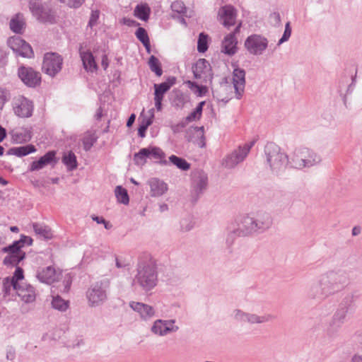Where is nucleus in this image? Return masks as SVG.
I'll use <instances>...</instances> for the list:
<instances>
[{"mask_svg":"<svg viewBox=\"0 0 362 362\" xmlns=\"http://www.w3.org/2000/svg\"><path fill=\"white\" fill-rule=\"evenodd\" d=\"M98 137L94 134H89L83 139V147L86 151H89L96 143Z\"/></svg>","mask_w":362,"mask_h":362,"instance_id":"obj_46","label":"nucleus"},{"mask_svg":"<svg viewBox=\"0 0 362 362\" xmlns=\"http://www.w3.org/2000/svg\"><path fill=\"white\" fill-rule=\"evenodd\" d=\"M135 35L141 43H144L150 40L148 33L144 28L139 27L135 32Z\"/></svg>","mask_w":362,"mask_h":362,"instance_id":"obj_48","label":"nucleus"},{"mask_svg":"<svg viewBox=\"0 0 362 362\" xmlns=\"http://www.w3.org/2000/svg\"><path fill=\"white\" fill-rule=\"evenodd\" d=\"M150 13L151 8L146 4L137 5L134 10L135 16L144 21L148 20Z\"/></svg>","mask_w":362,"mask_h":362,"instance_id":"obj_36","label":"nucleus"},{"mask_svg":"<svg viewBox=\"0 0 362 362\" xmlns=\"http://www.w3.org/2000/svg\"><path fill=\"white\" fill-rule=\"evenodd\" d=\"M115 193L118 202L124 205H128L129 203V196L127 190L121 185L115 187Z\"/></svg>","mask_w":362,"mask_h":362,"instance_id":"obj_40","label":"nucleus"},{"mask_svg":"<svg viewBox=\"0 0 362 362\" xmlns=\"http://www.w3.org/2000/svg\"><path fill=\"white\" fill-rule=\"evenodd\" d=\"M79 55L83 62V66L86 71H95L98 70V65L95 57L90 50L83 51L82 45L78 49Z\"/></svg>","mask_w":362,"mask_h":362,"instance_id":"obj_22","label":"nucleus"},{"mask_svg":"<svg viewBox=\"0 0 362 362\" xmlns=\"http://www.w3.org/2000/svg\"><path fill=\"white\" fill-rule=\"evenodd\" d=\"M33 136L31 128L22 127L20 131L16 132L12 135L15 143L23 144L28 142Z\"/></svg>","mask_w":362,"mask_h":362,"instance_id":"obj_30","label":"nucleus"},{"mask_svg":"<svg viewBox=\"0 0 362 362\" xmlns=\"http://www.w3.org/2000/svg\"><path fill=\"white\" fill-rule=\"evenodd\" d=\"M26 253L25 252H20L18 253L8 254L3 260V264L5 266L18 267V264L25 259Z\"/></svg>","mask_w":362,"mask_h":362,"instance_id":"obj_31","label":"nucleus"},{"mask_svg":"<svg viewBox=\"0 0 362 362\" xmlns=\"http://www.w3.org/2000/svg\"><path fill=\"white\" fill-rule=\"evenodd\" d=\"M28 7L32 15L40 23L54 24L57 22L55 12L47 3L41 0H30Z\"/></svg>","mask_w":362,"mask_h":362,"instance_id":"obj_6","label":"nucleus"},{"mask_svg":"<svg viewBox=\"0 0 362 362\" xmlns=\"http://www.w3.org/2000/svg\"><path fill=\"white\" fill-rule=\"evenodd\" d=\"M10 279L14 280V281H21L24 279V271L23 268L20 267H16V270L13 272V274L12 276L10 277Z\"/></svg>","mask_w":362,"mask_h":362,"instance_id":"obj_55","label":"nucleus"},{"mask_svg":"<svg viewBox=\"0 0 362 362\" xmlns=\"http://www.w3.org/2000/svg\"><path fill=\"white\" fill-rule=\"evenodd\" d=\"M175 166H176L178 169L182 171H187L190 169L191 164L187 162L185 158L182 157H179L175 155H171L169 157V162Z\"/></svg>","mask_w":362,"mask_h":362,"instance_id":"obj_35","label":"nucleus"},{"mask_svg":"<svg viewBox=\"0 0 362 362\" xmlns=\"http://www.w3.org/2000/svg\"><path fill=\"white\" fill-rule=\"evenodd\" d=\"M33 102L23 95L19 96L13 105L14 113L19 117L28 118L33 115Z\"/></svg>","mask_w":362,"mask_h":362,"instance_id":"obj_15","label":"nucleus"},{"mask_svg":"<svg viewBox=\"0 0 362 362\" xmlns=\"http://www.w3.org/2000/svg\"><path fill=\"white\" fill-rule=\"evenodd\" d=\"M177 78L175 76H168L164 82L160 83H155L153 85L154 88V97L163 99L164 95L176 83Z\"/></svg>","mask_w":362,"mask_h":362,"instance_id":"obj_19","label":"nucleus"},{"mask_svg":"<svg viewBox=\"0 0 362 362\" xmlns=\"http://www.w3.org/2000/svg\"><path fill=\"white\" fill-rule=\"evenodd\" d=\"M122 21L124 25L129 27H137L140 25L139 23L136 21L128 18H123Z\"/></svg>","mask_w":362,"mask_h":362,"instance_id":"obj_64","label":"nucleus"},{"mask_svg":"<svg viewBox=\"0 0 362 362\" xmlns=\"http://www.w3.org/2000/svg\"><path fill=\"white\" fill-rule=\"evenodd\" d=\"M255 143V141H252L248 144H245L243 147L240 146L238 148L243 152L244 156H247Z\"/></svg>","mask_w":362,"mask_h":362,"instance_id":"obj_62","label":"nucleus"},{"mask_svg":"<svg viewBox=\"0 0 362 362\" xmlns=\"http://www.w3.org/2000/svg\"><path fill=\"white\" fill-rule=\"evenodd\" d=\"M20 242V244L22 245V247H24V245L30 246L33 245V240L31 237L27 236L25 235L21 234V238L18 240Z\"/></svg>","mask_w":362,"mask_h":362,"instance_id":"obj_58","label":"nucleus"},{"mask_svg":"<svg viewBox=\"0 0 362 362\" xmlns=\"http://www.w3.org/2000/svg\"><path fill=\"white\" fill-rule=\"evenodd\" d=\"M349 282V277L346 271L341 269L328 271L310 285L307 291V296L310 299L323 301L343 291Z\"/></svg>","mask_w":362,"mask_h":362,"instance_id":"obj_2","label":"nucleus"},{"mask_svg":"<svg viewBox=\"0 0 362 362\" xmlns=\"http://www.w3.org/2000/svg\"><path fill=\"white\" fill-rule=\"evenodd\" d=\"M55 151H49L45 155L41 156L38 160L33 161L29 166V171L33 172L39 170L45 166L50 165L54 167L58 161L56 157Z\"/></svg>","mask_w":362,"mask_h":362,"instance_id":"obj_16","label":"nucleus"},{"mask_svg":"<svg viewBox=\"0 0 362 362\" xmlns=\"http://www.w3.org/2000/svg\"><path fill=\"white\" fill-rule=\"evenodd\" d=\"M25 40L22 39L19 36L11 37L7 40L8 46L13 50L16 54L17 51H19L21 46L23 45Z\"/></svg>","mask_w":362,"mask_h":362,"instance_id":"obj_42","label":"nucleus"},{"mask_svg":"<svg viewBox=\"0 0 362 362\" xmlns=\"http://www.w3.org/2000/svg\"><path fill=\"white\" fill-rule=\"evenodd\" d=\"M264 153L273 173L279 174L284 171L288 165L290 166V158L286 153L281 152L279 146L275 144H267L264 148Z\"/></svg>","mask_w":362,"mask_h":362,"instance_id":"obj_5","label":"nucleus"},{"mask_svg":"<svg viewBox=\"0 0 362 362\" xmlns=\"http://www.w3.org/2000/svg\"><path fill=\"white\" fill-rule=\"evenodd\" d=\"M18 296L25 303H33L36 299L35 288L30 284H25L23 290L18 293Z\"/></svg>","mask_w":362,"mask_h":362,"instance_id":"obj_34","label":"nucleus"},{"mask_svg":"<svg viewBox=\"0 0 362 362\" xmlns=\"http://www.w3.org/2000/svg\"><path fill=\"white\" fill-rule=\"evenodd\" d=\"M86 0H62V1L66 4L68 6L73 8H78L81 7Z\"/></svg>","mask_w":362,"mask_h":362,"instance_id":"obj_56","label":"nucleus"},{"mask_svg":"<svg viewBox=\"0 0 362 362\" xmlns=\"http://www.w3.org/2000/svg\"><path fill=\"white\" fill-rule=\"evenodd\" d=\"M17 56H21L25 58L34 57V52L32 47L25 41L24 45L21 46L19 51L16 52Z\"/></svg>","mask_w":362,"mask_h":362,"instance_id":"obj_44","label":"nucleus"},{"mask_svg":"<svg viewBox=\"0 0 362 362\" xmlns=\"http://www.w3.org/2000/svg\"><path fill=\"white\" fill-rule=\"evenodd\" d=\"M208 186V177L203 170H198L192 175V199L197 202Z\"/></svg>","mask_w":362,"mask_h":362,"instance_id":"obj_12","label":"nucleus"},{"mask_svg":"<svg viewBox=\"0 0 362 362\" xmlns=\"http://www.w3.org/2000/svg\"><path fill=\"white\" fill-rule=\"evenodd\" d=\"M154 117V114L152 113L150 117H144L139 122V124L138 127V136L141 138H144L146 136V132L149 126H151L153 123Z\"/></svg>","mask_w":362,"mask_h":362,"instance_id":"obj_38","label":"nucleus"},{"mask_svg":"<svg viewBox=\"0 0 362 362\" xmlns=\"http://www.w3.org/2000/svg\"><path fill=\"white\" fill-rule=\"evenodd\" d=\"M148 182L151 187V194L153 197L161 196L168 190L167 184L158 178H151Z\"/></svg>","mask_w":362,"mask_h":362,"instance_id":"obj_26","label":"nucleus"},{"mask_svg":"<svg viewBox=\"0 0 362 362\" xmlns=\"http://www.w3.org/2000/svg\"><path fill=\"white\" fill-rule=\"evenodd\" d=\"M219 16L224 27L228 28L235 23L236 9L233 6H226L219 11Z\"/></svg>","mask_w":362,"mask_h":362,"instance_id":"obj_23","label":"nucleus"},{"mask_svg":"<svg viewBox=\"0 0 362 362\" xmlns=\"http://www.w3.org/2000/svg\"><path fill=\"white\" fill-rule=\"evenodd\" d=\"M165 153L159 147L156 146H149L146 148H141L134 155V160L137 165H144L146 163V159H159L157 163L162 165H167L168 161L165 159Z\"/></svg>","mask_w":362,"mask_h":362,"instance_id":"obj_7","label":"nucleus"},{"mask_svg":"<svg viewBox=\"0 0 362 362\" xmlns=\"http://www.w3.org/2000/svg\"><path fill=\"white\" fill-rule=\"evenodd\" d=\"M209 37L205 33H201L199 35L197 40V51L199 53H204L209 48Z\"/></svg>","mask_w":362,"mask_h":362,"instance_id":"obj_41","label":"nucleus"},{"mask_svg":"<svg viewBox=\"0 0 362 362\" xmlns=\"http://www.w3.org/2000/svg\"><path fill=\"white\" fill-rule=\"evenodd\" d=\"M62 162L66 166L69 171H72L78 167L76 156L71 151L63 156Z\"/></svg>","mask_w":362,"mask_h":362,"instance_id":"obj_37","label":"nucleus"},{"mask_svg":"<svg viewBox=\"0 0 362 362\" xmlns=\"http://www.w3.org/2000/svg\"><path fill=\"white\" fill-rule=\"evenodd\" d=\"M158 282V271L156 260L151 255L144 253L139 257L136 274L132 285L139 287L144 292L151 291Z\"/></svg>","mask_w":362,"mask_h":362,"instance_id":"obj_3","label":"nucleus"},{"mask_svg":"<svg viewBox=\"0 0 362 362\" xmlns=\"http://www.w3.org/2000/svg\"><path fill=\"white\" fill-rule=\"evenodd\" d=\"M273 225L272 215L266 211H259L252 215H245L226 227V243L230 248L237 238H245L264 233Z\"/></svg>","mask_w":362,"mask_h":362,"instance_id":"obj_1","label":"nucleus"},{"mask_svg":"<svg viewBox=\"0 0 362 362\" xmlns=\"http://www.w3.org/2000/svg\"><path fill=\"white\" fill-rule=\"evenodd\" d=\"M18 76L28 87L35 88L40 85L41 74L32 67L21 65L18 69Z\"/></svg>","mask_w":362,"mask_h":362,"instance_id":"obj_13","label":"nucleus"},{"mask_svg":"<svg viewBox=\"0 0 362 362\" xmlns=\"http://www.w3.org/2000/svg\"><path fill=\"white\" fill-rule=\"evenodd\" d=\"M173 93L170 103L172 106L177 110L182 109L185 104L189 101V96L185 94L181 90L175 89Z\"/></svg>","mask_w":362,"mask_h":362,"instance_id":"obj_25","label":"nucleus"},{"mask_svg":"<svg viewBox=\"0 0 362 362\" xmlns=\"http://www.w3.org/2000/svg\"><path fill=\"white\" fill-rule=\"evenodd\" d=\"M178 329L177 326H172V327L165 326L164 328L163 320H157L151 327V331L160 336L166 335L170 332H177Z\"/></svg>","mask_w":362,"mask_h":362,"instance_id":"obj_32","label":"nucleus"},{"mask_svg":"<svg viewBox=\"0 0 362 362\" xmlns=\"http://www.w3.org/2000/svg\"><path fill=\"white\" fill-rule=\"evenodd\" d=\"M10 285L13 288V290L16 291V294L18 296L19 292L22 291L23 288L25 287V285H21L19 283V281H14L11 279Z\"/></svg>","mask_w":362,"mask_h":362,"instance_id":"obj_59","label":"nucleus"},{"mask_svg":"<svg viewBox=\"0 0 362 362\" xmlns=\"http://www.w3.org/2000/svg\"><path fill=\"white\" fill-rule=\"evenodd\" d=\"M246 158L243 152L238 148L235 150L231 154L226 156L223 160V165L228 168H233L237 164L244 160Z\"/></svg>","mask_w":362,"mask_h":362,"instance_id":"obj_27","label":"nucleus"},{"mask_svg":"<svg viewBox=\"0 0 362 362\" xmlns=\"http://www.w3.org/2000/svg\"><path fill=\"white\" fill-rule=\"evenodd\" d=\"M56 270L52 266L44 268H39L37 271L36 277L44 284H51L55 281Z\"/></svg>","mask_w":362,"mask_h":362,"instance_id":"obj_24","label":"nucleus"},{"mask_svg":"<svg viewBox=\"0 0 362 362\" xmlns=\"http://www.w3.org/2000/svg\"><path fill=\"white\" fill-rule=\"evenodd\" d=\"M238 40L233 33L226 35L221 42V52L233 56L238 51Z\"/></svg>","mask_w":362,"mask_h":362,"instance_id":"obj_20","label":"nucleus"},{"mask_svg":"<svg viewBox=\"0 0 362 362\" xmlns=\"http://www.w3.org/2000/svg\"><path fill=\"white\" fill-rule=\"evenodd\" d=\"M290 159V167L299 170L313 167L322 160L320 155L306 147L296 148L291 153Z\"/></svg>","mask_w":362,"mask_h":362,"instance_id":"obj_4","label":"nucleus"},{"mask_svg":"<svg viewBox=\"0 0 362 362\" xmlns=\"http://www.w3.org/2000/svg\"><path fill=\"white\" fill-rule=\"evenodd\" d=\"M71 283H72L71 276V275L69 274H68L64 277V281H63L64 286V292H68L69 291L71 285Z\"/></svg>","mask_w":362,"mask_h":362,"instance_id":"obj_61","label":"nucleus"},{"mask_svg":"<svg viewBox=\"0 0 362 362\" xmlns=\"http://www.w3.org/2000/svg\"><path fill=\"white\" fill-rule=\"evenodd\" d=\"M187 124L188 123L183 118L180 122L175 124H172L170 126V129L173 134H178L182 131V129L187 126Z\"/></svg>","mask_w":362,"mask_h":362,"instance_id":"obj_54","label":"nucleus"},{"mask_svg":"<svg viewBox=\"0 0 362 362\" xmlns=\"http://www.w3.org/2000/svg\"><path fill=\"white\" fill-rule=\"evenodd\" d=\"M110 286L107 279H103L91 284L86 292V296L91 306H98L107 299V291Z\"/></svg>","mask_w":362,"mask_h":362,"instance_id":"obj_8","label":"nucleus"},{"mask_svg":"<svg viewBox=\"0 0 362 362\" xmlns=\"http://www.w3.org/2000/svg\"><path fill=\"white\" fill-rule=\"evenodd\" d=\"M202 114L194 109L191 113H189L184 119L187 122L199 120L202 117Z\"/></svg>","mask_w":362,"mask_h":362,"instance_id":"obj_53","label":"nucleus"},{"mask_svg":"<svg viewBox=\"0 0 362 362\" xmlns=\"http://www.w3.org/2000/svg\"><path fill=\"white\" fill-rule=\"evenodd\" d=\"M234 318L235 320L240 322H247L250 324H260L269 322L274 320L275 317L271 314H267L262 316H259L256 314L243 312L240 309H235L234 310Z\"/></svg>","mask_w":362,"mask_h":362,"instance_id":"obj_14","label":"nucleus"},{"mask_svg":"<svg viewBox=\"0 0 362 362\" xmlns=\"http://www.w3.org/2000/svg\"><path fill=\"white\" fill-rule=\"evenodd\" d=\"M8 93L6 89L0 88V110L4 108L5 103L8 101Z\"/></svg>","mask_w":362,"mask_h":362,"instance_id":"obj_57","label":"nucleus"},{"mask_svg":"<svg viewBox=\"0 0 362 362\" xmlns=\"http://www.w3.org/2000/svg\"><path fill=\"white\" fill-rule=\"evenodd\" d=\"M36 151L37 148L34 145L27 144L18 147H12L8 150L7 154L14 155L17 157L21 158L30 153H35Z\"/></svg>","mask_w":362,"mask_h":362,"instance_id":"obj_29","label":"nucleus"},{"mask_svg":"<svg viewBox=\"0 0 362 362\" xmlns=\"http://www.w3.org/2000/svg\"><path fill=\"white\" fill-rule=\"evenodd\" d=\"M352 303L353 296H346L340 304L339 308L334 314L332 320L343 325Z\"/></svg>","mask_w":362,"mask_h":362,"instance_id":"obj_18","label":"nucleus"},{"mask_svg":"<svg viewBox=\"0 0 362 362\" xmlns=\"http://www.w3.org/2000/svg\"><path fill=\"white\" fill-rule=\"evenodd\" d=\"M194 78L201 79L202 82L211 83L214 78V72L211 64L206 59H199L192 66Z\"/></svg>","mask_w":362,"mask_h":362,"instance_id":"obj_10","label":"nucleus"},{"mask_svg":"<svg viewBox=\"0 0 362 362\" xmlns=\"http://www.w3.org/2000/svg\"><path fill=\"white\" fill-rule=\"evenodd\" d=\"M341 325H342L339 324L338 322H336L332 320L326 330L327 335L329 337H334L341 328Z\"/></svg>","mask_w":362,"mask_h":362,"instance_id":"obj_47","label":"nucleus"},{"mask_svg":"<svg viewBox=\"0 0 362 362\" xmlns=\"http://www.w3.org/2000/svg\"><path fill=\"white\" fill-rule=\"evenodd\" d=\"M10 284H11V279H9V276H7L3 279L2 291H3V296L4 298L9 296L11 294V289L12 287L10 285Z\"/></svg>","mask_w":362,"mask_h":362,"instance_id":"obj_51","label":"nucleus"},{"mask_svg":"<svg viewBox=\"0 0 362 362\" xmlns=\"http://www.w3.org/2000/svg\"><path fill=\"white\" fill-rule=\"evenodd\" d=\"M171 9L173 11L180 14H184L187 12V8L181 1H175L173 2L171 4Z\"/></svg>","mask_w":362,"mask_h":362,"instance_id":"obj_49","label":"nucleus"},{"mask_svg":"<svg viewBox=\"0 0 362 362\" xmlns=\"http://www.w3.org/2000/svg\"><path fill=\"white\" fill-rule=\"evenodd\" d=\"M208 92V87L204 85H199L194 90V93L198 97L204 96Z\"/></svg>","mask_w":362,"mask_h":362,"instance_id":"obj_60","label":"nucleus"},{"mask_svg":"<svg viewBox=\"0 0 362 362\" xmlns=\"http://www.w3.org/2000/svg\"><path fill=\"white\" fill-rule=\"evenodd\" d=\"M148 64L151 71L157 76H161L163 71L161 66V63L159 59L154 55H151L148 61Z\"/></svg>","mask_w":362,"mask_h":362,"instance_id":"obj_39","label":"nucleus"},{"mask_svg":"<svg viewBox=\"0 0 362 362\" xmlns=\"http://www.w3.org/2000/svg\"><path fill=\"white\" fill-rule=\"evenodd\" d=\"M291 31H292V29H291V23H290V22H287L286 23V25H285V29H284V32L283 33V35L279 39L277 45H280L282 43L288 41V39L291 37Z\"/></svg>","mask_w":362,"mask_h":362,"instance_id":"obj_50","label":"nucleus"},{"mask_svg":"<svg viewBox=\"0 0 362 362\" xmlns=\"http://www.w3.org/2000/svg\"><path fill=\"white\" fill-rule=\"evenodd\" d=\"M244 46L250 54L261 55L268 47V40L261 35L252 34L246 38Z\"/></svg>","mask_w":362,"mask_h":362,"instance_id":"obj_11","label":"nucleus"},{"mask_svg":"<svg viewBox=\"0 0 362 362\" xmlns=\"http://www.w3.org/2000/svg\"><path fill=\"white\" fill-rule=\"evenodd\" d=\"M32 226L35 233L45 240H48L53 238V233L49 226L39 223H33Z\"/></svg>","mask_w":362,"mask_h":362,"instance_id":"obj_33","label":"nucleus"},{"mask_svg":"<svg viewBox=\"0 0 362 362\" xmlns=\"http://www.w3.org/2000/svg\"><path fill=\"white\" fill-rule=\"evenodd\" d=\"M245 71L238 66L234 68L233 71V84L235 89V97L240 100L243 97L245 86Z\"/></svg>","mask_w":362,"mask_h":362,"instance_id":"obj_17","label":"nucleus"},{"mask_svg":"<svg viewBox=\"0 0 362 362\" xmlns=\"http://www.w3.org/2000/svg\"><path fill=\"white\" fill-rule=\"evenodd\" d=\"M62 64L63 58L59 54L47 52L44 55L42 70L49 76L54 77L61 71Z\"/></svg>","mask_w":362,"mask_h":362,"instance_id":"obj_9","label":"nucleus"},{"mask_svg":"<svg viewBox=\"0 0 362 362\" xmlns=\"http://www.w3.org/2000/svg\"><path fill=\"white\" fill-rule=\"evenodd\" d=\"M129 307L133 310L138 313L141 318L145 320L150 319L155 315L153 308L143 303L131 301L129 303Z\"/></svg>","mask_w":362,"mask_h":362,"instance_id":"obj_21","label":"nucleus"},{"mask_svg":"<svg viewBox=\"0 0 362 362\" xmlns=\"http://www.w3.org/2000/svg\"><path fill=\"white\" fill-rule=\"evenodd\" d=\"M10 29L16 34H22L25 27V21L23 15L16 13L10 21Z\"/></svg>","mask_w":362,"mask_h":362,"instance_id":"obj_28","label":"nucleus"},{"mask_svg":"<svg viewBox=\"0 0 362 362\" xmlns=\"http://www.w3.org/2000/svg\"><path fill=\"white\" fill-rule=\"evenodd\" d=\"M22 245L20 244L19 240H15L8 246L4 247L1 252L4 253L11 254L23 252L22 250Z\"/></svg>","mask_w":362,"mask_h":362,"instance_id":"obj_45","label":"nucleus"},{"mask_svg":"<svg viewBox=\"0 0 362 362\" xmlns=\"http://www.w3.org/2000/svg\"><path fill=\"white\" fill-rule=\"evenodd\" d=\"M68 303L69 301H66L59 296H57L53 298L51 304L54 309L63 312L68 308Z\"/></svg>","mask_w":362,"mask_h":362,"instance_id":"obj_43","label":"nucleus"},{"mask_svg":"<svg viewBox=\"0 0 362 362\" xmlns=\"http://www.w3.org/2000/svg\"><path fill=\"white\" fill-rule=\"evenodd\" d=\"M15 358H16L15 349L11 346H8L6 349V358L8 360L13 361V360H14Z\"/></svg>","mask_w":362,"mask_h":362,"instance_id":"obj_63","label":"nucleus"},{"mask_svg":"<svg viewBox=\"0 0 362 362\" xmlns=\"http://www.w3.org/2000/svg\"><path fill=\"white\" fill-rule=\"evenodd\" d=\"M100 17V11L95 10L92 11L90 13V16L88 23V26L90 28H93L98 24V21Z\"/></svg>","mask_w":362,"mask_h":362,"instance_id":"obj_52","label":"nucleus"}]
</instances>
